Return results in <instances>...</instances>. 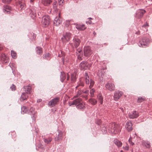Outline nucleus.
<instances>
[{
    "mask_svg": "<svg viewBox=\"0 0 152 152\" xmlns=\"http://www.w3.org/2000/svg\"><path fill=\"white\" fill-rule=\"evenodd\" d=\"M120 129L119 126L115 123H111L109 124V129L113 134H118L119 132Z\"/></svg>",
    "mask_w": 152,
    "mask_h": 152,
    "instance_id": "1",
    "label": "nucleus"
},
{
    "mask_svg": "<svg viewBox=\"0 0 152 152\" xmlns=\"http://www.w3.org/2000/svg\"><path fill=\"white\" fill-rule=\"evenodd\" d=\"M72 36V34L69 32L64 33L61 38L62 42L63 43H66L69 42Z\"/></svg>",
    "mask_w": 152,
    "mask_h": 152,
    "instance_id": "2",
    "label": "nucleus"
},
{
    "mask_svg": "<svg viewBox=\"0 0 152 152\" xmlns=\"http://www.w3.org/2000/svg\"><path fill=\"white\" fill-rule=\"evenodd\" d=\"M50 22V19L48 15L44 16L42 18V23L43 26L47 27L49 25Z\"/></svg>",
    "mask_w": 152,
    "mask_h": 152,
    "instance_id": "3",
    "label": "nucleus"
},
{
    "mask_svg": "<svg viewBox=\"0 0 152 152\" xmlns=\"http://www.w3.org/2000/svg\"><path fill=\"white\" fill-rule=\"evenodd\" d=\"M91 66L90 64L87 62L83 61L80 64V67L82 70H85L89 68Z\"/></svg>",
    "mask_w": 152,
    "mask_h": 152,
    "instance_id": "4",
    "label": "nucleus"
},
{
    "mask_svg": "<svg viewBox=\"0 0 152 152\" xmlns=\"http://www.w3.org/2000/svg\"><path fill=\"white\" fill-rule=\"evenodd\" d=\"M92 53V52L90 47H85L84 48V54L85 56H89Z\"/></svg>",
    "mask_w": 152,
    "mask_h": 152,
    "instance_id": "5",
    "label": "nucleus"
},
{
    "mask_svg": "<svg viewBox=\"0 0 152 152\" xmlns=\"http://www.w3.org/2000/svg\"><path fill=\"white\" fill-rule=\"evenodd\" d=\"M62 19L60 17V13L59 14L58 17H56L54 21V25L56 26H59L61 24Z\"/></svg>",
    "mask_w": 152,
    "mask_h": 152,
    "instance_id": "6",
    "label": "nucleus"
},
{
    "mask_svg": "<svg viewBox=\"0 0 152 152\" xmlns=\"http://www.w3.org/2000/svg\"><path fill=\"white\" fill-rule=\"evenodd\" d=\"M105 87L107 89L110 91H114L115 89V86L114 84L110 82H108L105 84Z\"/></svg>",
    "mask_w": 152,
    "mask_h": 152,
    "instance_id": "7",
    "label": "nucleus"
},
{
    "mask_svg": "<svg viewBox=\"0 0 152 152\" xmlns=\"http://www.w3.org/2000/svg\"><path fill=\"white\" fill-rule=\"evenodd\" d=\"M59 100V98L57 97L54 98L50 101L49 102L48 105L51 107H53L58 102Z\"/></svg>",
    "mask_w": 152,
    "mask_h": 152,
    "instance_id": "8",
    "label": "nucleus"
},
{
    "mask_svg": "<svg viewBox=\"0 0 152 152\" xmlns=\"http://www.w3.org/2000/svg\"><path fill=\"white\" fill-rule=\"evenodd\" d=\"M145 12V11L143 10H139L136 14L135 17L137 18H141L144 14Z\"/></svg>",
    "mask_w": 152,
    "mask_h": 152,
    "instance_id": "9",
    "label": "nucleus"
},
{
    "mask_svg": "<svg viewBox=\"0 0 152 152\" xmlns=\"http://www.w3.org/2000/svg\"><path fill=\"white\" fill-rule=\"evenodd\" d=\"M123 94L122 92L121 91H115L114 96L115 100L116 101L119 99Z\"/></svg>",
    "mask_w": 152,
    "mask_h": 152,
    "instance_id": "10",
    "label": "nucleus"
},
{
    "mask_svg": "<svg viewBox=\"0 0 152 152\" xmlns=\"http://www.w3.org/2000/svg\"><path fill=\"white\" fill-rule=\"evenodd\" d=\"M139 116L138 113L136 111L132 112L129 114V116L130 118H137Z\"/></svg>",
    "mask_w": 152,
    "mask_h": 152,
    "instance_id": "11",
    "label": "nucleus"
},
{
    "mask_svg": "<svg viewBox=\"0 0 152 152\" xmlns=\"http://www.w3.org/2000/svg\"><path fill=\"white\" fill-rule=\"evenodd\" d=\"M125 127L128 131H131L133 129L132 122L131 121H127L125 125Z\"/></svg>",
    "mask_w": 152,
    "mask_h": 152,
    "instance_id": "12",
    "label": "nucleus"
},
{
    "mask_svg": "<svg viewBox=\"0 0 152 152\" xmlns=\"http://www.w3.org/2000/svg\"><path fill=\"white\" fill-rule=\"evenodd\" d=\"M148 44V42L145 38H143L141 41H140L139 45L140 47H143L147 45Z\"/></svg>",
    "mask_w": 152,
    "mask_h": 152,
    "instance_id": "13",
    "label": "nucleus"
},
{
    "mask_svg": "<svg viewBox=\"0 0 152 152\" xmlns=\"http://www.w3.org/2000/svg\"><path fill=\"white\" fill-rule=\"evenodd\" d=\"M73 42L76 48L79 45L80 42V39L76 37H74L73 40Z\"/></svg>",
    "mask_w": 152,
    "mask_h": 152,
    "instance_id": "14",
    "label": "nucleus"
},
{
    "mask_svg": "<svg viewBox=\"0 0 152 152\" xmlns=\"http://www.w3.org/2000/svg\"><path fill=\"white\" fill-rule=\"evenodd\" d=\"M30 114L32 116V118L33 120H35L36 118V112L35 109L33 107H31L30 110Z\"/></svg>",
    "mask_w": 152,
    "mask_h": 152,
    "instance_id": "15",
    "label": "nucleus"
},
{
    "mask_svg": "<svg viewBox=\"0 0 152 152\" xmlns=\"http://www.w3.org/2000/svg\"><path fill=\"white\" fill-rule=\"evenodd\" d=\"M82 102V99L80 98H78L76 100H74L73 102L71 104L69 103V105L70 106H71L72 105H75L76 106L78 105L79 104H80V103Z\"/></svg>",
    "mask_w": 152,
    "mask_h": 152,
    "instance_id": "16",
    "label": "nucleus"
},
{
    "mask_svg": "<svg viewBox=\"0 0 152 152\" xmlns=\"http://www.w3.org/2000/svg\"><path fill=\"white\" fill-rule=\"evenodd\" d=\"M63 137V134L62 132H59L58 136L55 138V140L56 141L59 142L62 140Z\"/></svg>",
    "mask_w": 152,
    "mask_h": 152,
    "instance_id": "17",
    "label": "nucleus"
},
{
    "mask_svg": "<svg viewBox=\"0 0 152 152\" xmlns=\"http://www.w3.org/2000/svg\"><path fill=\"white\" fill-rule=\"evenodd\" d=\"M1 59L3 62L5 63H6L7 62L8 58L4 54L2 53L1 55Z\"/></svg>",
    "mask_w": 152,
    "mask_h": 152,
    "instance_id": "18",
    "label": "nucleus"
},
{
    "mask_svg": "<svg viewBox=\"0 0 152 152\" xmlns=\"http://www.w3.org/2000/svg\"><path fill=\"white\" fill-rule=\"evenodd\" d=\"M76 28L79 30H84L86 28L84 25L77 24L76 26Z\"/></svg>",
    "mask_w": 152,
    "mask_h": 152,
    "instance_id": "19",
    "label": "nucleus"
},
{
    "mask_svg": "<svg viewBox=\"0 0 152 152\" xmlns=\"http://www.w3.org/2000/svg\"><path fill=\"white\" fill-rule=\"evenodd\" d=\"M84 86L83 83V81L80 80L79 82L77 83V85L76 87L77 89H79L83 87Z\"/></svg>",
    "mask_w": 152,
    "mask_h": 152,
    "instance_id": "20",
    "label": "nucleus"
},
{
    "mask_svg": "<svg viewBox=\"0 0 152 152\" xmlns=\"http://www.w3.org/2000/svg\"><path fill=\"white\" fill-rule=\"evenodd\" d=\"M52 2L51 0H42V3L45 6H48Z\"/></svg>",
    "mask_w": 152,
    "mask_h": 152,
    "instance_id": "21",
    "label": "nucleus"
},
{
    "mask_svg": "<svg viewBox=\"0 0 152 152\" xmlns=\"http://www.w3.org/2000/svg\"><path fill=\"white\" fill-rule=\"evenodd\" d=\"M11 9V7L9 6L5 5L4 7L3 11L4 12H7L9 13L10 10Z\"/></svg>",
    "mask_w": 152,
    "mask_h": 152,
    "instance_id": "22",
    "label": "nucleus"
},
{
    "mask_svg": "<svg viewBox=\"0 0 152 152\" xmlns=\"http://www.w3.org/2000/svg\"><path fill=\"white\" fill-rule=\"evenodd\" d=\"M24 88L25 90L26 91V93L27 94L30 93V91L31 90V88L30 86H25L24 87Z\"/></svg>",
    "mask_w": 152,
    "mask_h": 152,
    "instance_id": "23",
    "label": "nucleus"
},
{
    "mask_svg": "<svg viewBox=\"0 0 152 152\" xmlns=\"http://www.w3.org/2000/svg\"><path fill=\"white\" fill-rule=\"evenodd\" d=\"M21 113L23 114H24L27 113L28 110V108L25 106H23L21 107Z\"/></svg>",
    "mask_w": 152,
    "mask_h": 152,
    "instance_id": "24",
    "label": "nucleus"
},
{
    "mask_svg": "<svg viewBox=\"0 0 152 152\" xmlns=\"http://www.w3.org/2000/svg\"><path fill=\"white\" fill-rule=\"evenodd\" d=\"M114 143L118 147H121L122 145V143L118 140H115Z\"/></svg>",
    "mask_w": 152,
    "mask_h": 152,
    "instance_id": "25",
    "label": "nucleus"
},
{
    "mask_svg": "<svg viewBox=\"0 0 152 152\" xmlns=\"http://www.w3.org/2000/svg\"><path fill=\"white\" fill-rule=\"evenodd\" d=\"M43 140L44 141L45 143L48 144L51 142L52 140V139L51 137H49L48 138H44Z\"/></svg>",
    "mask_w": 152,
    "mask_h": 152,
    "instance_id": "26",
    "label": "nucleus"
},
{
    "mask_svg": "<svg viewBox=\"0 0 152 152\" xmlns=\"http://www.w3.org/2000/svg\"><path fill=\"white\" fill-rule=\"evenodd\" d=\"M76 74L75 73H74L71 75V80L72 82H74L76 80Z\"/></svg>",
    "mask_w": 152,
    "mask_h": 152,
    "instance_id": "27",
    "label": "nucleus"
},
{
    "mask_svg": "<svg viewBox=\"0 0 152 152\" xmlns=\"http://www.w3.org/2000/svg\"><path fill=\"white\" fill-rule=\"evenodd\" d=\"M89 102L91 104L94 105L97 103V101L94 99L91 98L89 99Z\"/></svg>",
    "mask_w": 152,
    "mask_h": 152,
    "instance_id": "28",
    "label": "nucleus"
},
{
    "mask_svg": "<svg viewBox=\"0 0 152 152\" xmlns=\"http://www.w3.org/2000/svg\"><path fill=\"white\" fill-rule=\"evenodd\" d=\"M76 107L80 109H83L85 107V104L82 102H81L80 103V104H79Z\"/></svg>",
    "mask_w": 152,
    "mask_h": 152,
    "instance_id": "29",
    "label": "nucleus"
},
{
    "mask_svg": "<svg viewBox=\"0 0 152 152\" xmlns=\"http://www.w3.org/2000/svg\"><path fill=\"white\" fill-rule=\"evenodd\" d=\"M145 99V98L144 96L142 97H139L138 98L137 100V102L138 103H141L144 101Z\"/></svg>",
    "mask_w": 152,
    "mask_h": 152,
    "instance_id": "30",
    "label": "nucleus"
},
{
    "mask_svg": "<svg viewBox=\"0 0 152 152\" xmlns=\"http://www.w3.org/2000/svg\"><path fill=\"white\" fill-rule=\"evenodd\" d=\"M85 78L86 79V84H88L89 83V78L88 75V74L86 73H85Z\"/></svg>",
    "mask_w": 152,
    "mask_h": 152,
    "instance_id": "31",
    "label": "nucleus"
},
{
    "mask_svg": "<svg viewBox=\"0 0 152 152\" xmlns=\"http://www.w3.org/2000/svg\"><path fill=\"white\" fill-rule=\"evenodd\" d=\"M11 55L12 58L14 59H15L17 57V54L16 53L14 50H11Z\"/></svg>",
    "mask_w": 152,
    "mask_h": 152,
    "instance_id": "32",
    "label": "nucleus"
},
{
    "mask_svg": "<svg viewBox=\"0 0 152 152\" xmlns=\"http://www.w3.org/2000/svg\"><path fill=\"white\" fill-rule=\"evenodd\" d=\"M9 135H11L12 138L14 139H15L16 136V133L14 131L11 132H10Z\"/></svg>",
    "mask_w": 152,
    "mask_h": 152,
    "instance_id": "33",
    "label": "nucleus"
},
{
    "mask_svg": "<svg viewBox=\"0 0 152 152\" xmlns=\"http://www.w3.org/2000/svg\"><path fill=\"white\" fill-rule=\"evenodd\" d=\"M28 97L27 96H26V94L25 93H23L21 95L20 100L21 101H23L26 99Z\"/></svg>",
    "mask_w": 152,
    "mask_h": 152,
    "instance_id": "34",
    "label": "nucleus"
},
{
    "mask_svg": "<svg viewBox=\"0 0 152 152\" xmlns=\"http://www.w3.org/2000/svg\"><path fill=\"white\" fill-rule=\"evenodd\" d=\"M143 145L146 148H149L150 147V143L148 142H145L143 143Z\"/></svg>",
    "mask_w": 152,
    "mask_h": 152,
    "instance_id": "35",
    "label": "nucleus"
},
{
    "mask_svg": "<svg viewBox=\"0 0 152 152\" xmlns=\"http://www.w3.org/2000/svg\"><path fill=\"white\" fill-rule=\"evenodd\" d=\"M61 81L62 82H63V81L66 79V74L64 72H61Z\"/></svg>",
    "mask_w": 152,
    "mask_h": 152,
    "instance_id": "36",
    "label": "nucleus"
},
{
    "mask_svg": "<svg viewBox=\"0 0 152 152\" xmlns=\"http://www.w3.org/2000/svg\"><path fill=\"white\" fill-rule=\"evenodd\" d=\"M53 9L54 10L55 12L57 11V3L56 1L54 2L53 4Z\"/></svg>",
    "mask_w": 152,
    "mask_h": 152,
    "instance_id": "37",
    "label": "nucleus"
},
{
    "mask_svg": "<svg viewBox=\"0 0 152 152\" xmlns=\"http://www.w3.org/2000/svg\"><path fill=\"white\" fill-rule=\"evenodd\" d=\"M99 101L101 104H102L103 102V97L101 95H99L98 96Z\"/></svg>",
    "mask_w": 152,
    "mask_h": 152,
    "instance_id": "38",
    "label": "nucleus"
},
{
    "mask_svg": "<svg viewBox=\"0 0 152 152\" xmlns=\"http://www.w3.org/2000/svg\"><path fill=\"white\" fill-rule=\"evenodd\" d=\"M37 52L39 54H42V48L40 47H37Z\"/></svg>",
    "mask_w": 152,
    "mask_h": 152,
    "instance_id": "39",
    "label": "nucleus"
},
{
    "mask_svg": "<svg viewBox=\"0 0 152 152\" xmlns=\"http://www.w3.org/2000/svg\"><path fill=\"white\" fill-rule=\"evenodd\" d=\"M30 15L31 17L32 18H34L36 15V13L35 12L31 10L30 13Z\"/></svg>",
    "mask_w": 152,
    "mask_h": 152,
    "instance_id": "40",
    "label": "nucleus"
},
{
    "mask_svg": "<svg viewBox=\"0 0 152 152\" xmlns=\"http://www.w3.org/2000/svg\"><path fill=\"white\" fill-rule=\"evenodd\" d=\"M83 91H82L81 90H78V92H77V96H75V97H77V96H80L81 95V94L82 93H83Z\"/></svg>",
    "mask_w": 152,
    "mask_h": 152,
    "instance_id": "41",
    "label": "nucleus"
},
{
    "mask_svg": "<svg viewBox=\"0 0 152 152\" xmlns=\"http://www.w3.org/2000/svg\"><path fill=\"white\" fill-rule=\"evenodd\" d=\"M94 84V81L91 79L90 80V85L89 86V88H91L93 86Z\"/></svg>",
    "mask_w": 152,
    "mask_h": 152,
    "instance_id": "42",
    "label": "nucleus"
},
{
    "mask_svg": "<svg viewBox=\"0 0 152 152\" xmlns=\"http://www.w3.org/2000/svg\"><path fill=\"white\" fill-rule=\"evenodd\" d=\"M95 92V90L93 88L91 89L90 91V94L91 95V97H93L94 96V94Z\"/></svg>",
    "mask_w": 152,
    "mask_h": 152,
    "instance_id": "43",
    "label": "nucleus"
},
{
    "mask_svg": "<svg viewBox=\"0 0 152 152\" xmlns=\"http://www.w3.org/2000/svg\"><path fill=\"white\" fill-rule=\"evenodd\" d=\"M50 54L49 53H47L45 54V55L44 56H43V58H47L48 59L50 56Z\"/></svg>",
    "mask_w": 152,
    "mask_h": 152,
    "instance_id": "44",
    "label": "nucleus"
},
{
    "mask_svg": "<svg viewBox=\"0 0 152 152\" xmlns=\"http://www.w3.org/2000/svg\"><path fill=\"white\" fill-rule=\"evenodd\" d=\"M12 0H2L3 3L6 4L10 3Z\"/></svg>",
    "mask_w": 152,
    "mask_h": 152,
    "instance_id": "45",
    "label": "nucleus"
},
{
    "mask_svg": "<svg viewBox=\"0 0 152 152\" xmlns=\"http://www.w3.org/2000/svg\"><path fill=\"white\" fill-rule=\"evenodd\" d=\"M77 55L78 56V58L79 60H82L81 57H82L83 56V54H78V53H77Z\"/></svg>",
    "mask_w": 152,
    "mask_h": 152,
    "instance_id": "46",
    "label": "nucleus"
},
{
    "mask_svg": "<svg viewBox=\"0 0 152 152\" xmlns=\"http://www.w3.org/2000/svg\"><path fill=\"white\" fill-rule=\"evenodd\" d=\"M132 138L130 137V138L129 140V142L130 144L133 145H134V143L132 142Z\"/></svg>",
    "mask_w": 152,
    "mask_h": 152,
    "instance_id": "47",
    "label": "nucleus"
},
{
    "mask_svg": "<svg viewBox=\"0 0 152 152\" xmlns=\"http://www.w3.org/2000/svg\"><path fill=\"white\" fill-rule=\"evenodd\" d=\"M10 88L12 91H14L15 90L16 87L14 85H12V86Z\"/></svg>",
    "mask_w": 152,
    "mask_h": 152,
    "instance_id": "48",
    "label": "nucleus"
},
{
    "mask_svg": "<svg viewBox=\"0 0 152 152\" xmlns=\"http://www.w3.org/2000/svg\"><path fill=\"white\" fill-rule=\"evenodd\" d=\"M102 131L103 133H105L107 132L106 128L103 127L102 129Z\"/></svg>",
    "mask_w": 152,
    "mask_h": 152,
    "instance_id": "49",
    "label": "nucleus"
},
{
    "mask_svg": "<svg viewBox=\"0 0 152 152\" xmlns=\"http://www.w3.org/2000/svg\"><path fill=\"white\" fill-rule=\"evenodd\" d=\"M64 0H58V3L59 5H62L64 3Z\"/></svg>",
    "mask_w": 152,
    "mask_h": 152,
    "instance_id": "50",
    "label": "nucleus"
},
{
    "mask_svg": "<svg viewBox=\"0 0 152 152\" xmlns=\"http://www.w3.org/2000/svg\"><path fill=\"white\" fill-rule=\"evenodd\" d=\"M19 4L20 5V7L21 8V9H22L24 8V4H23L20 2H19Z\"/></svg>",
    "mask_w": 152,
    "mask_h": 152,
    "instance_id": "51",
    "label": "nucleus"
},
{
    "mask_svg": "<svg viewBox=\"0 0 152 152\" xmlns=\"http://www.w3.org/2000/svg\"><path fill=\"white\" fill-rule=\"evenodd\" d=\"M124 149L126 150H128L129 149V146L128 145H126L124 147Z\"/></svg>",
    "mask_w": 152,
    "mask_h": 152,
    "instance_id": "52",
    "label": "nucleus"
},
{
    "mask_svg": "<svg viewBox=\"0 0 152 152\" xmlns=\"http://www.w3.org/2000/svg\"><path fill=\"white\" fill-rule=\"evenodd\" d=\"M29 37H30V38L31 39H34L36 38V35L35 34H34V33H33V34L32 38H31V37H30V35L29 36Z\"/></svg>",
    "mask_w": 152,
    "mask_h": 152,
    "instance_id": "53",
    "label": "nucleus"
},
{
    "mask_svg": "<svg viewBox=\"0 0 152 152\" xmlns=\"http://www.w3.org/2000/svg\"><path fill=\"white\" fill-rule=\"evenodd\" d=\"M88 94H86V95H83V98H84L86 100H87L88 99Z\"/></svg>",
    "mask_w": 152,
    "mask_h": 152,
    "instance_id": "54",
    "label": "nucleus"
},
{
    "mask_svg": "<svg viewBox=\"0 0 152 152\" xmlns=\"http://www.w3.org/2000/svg\"><path fill=\"white\" fill-rule=\"evenodd\" d=\"M77 53L79 54H83V52L81 50H77Z\"/></svg>",
    "mask_w": 152,
    "mask_h": 152,
    "instance_id": "55",
    "label": "nucleus"
},
{
    "mask_svg": "<svg viewBox=\"0 0 152 152\" xmlns=\"http://www.w3.org/2000/svg\"><path fill=\"white\" fill-rule=\"evenodd\" d=\"M149 26V25H148V23H146L145 24L143 25L142 27H145L146 26Z\"/></svg>",
    "mask_w": 152,
    "mask_h": 152,
    "instance_id": "56",
    "label": "nucleus"
},
{
    "mask_svg": "<svg viewBox=\"0 0 152 152\" xmlns=\"http://www.w3.org/2000/svg\"><path fill=\"white\" fill-rule=\"evenodd\" d=\"M86 23L90 24L92 23V21L91 20H89L88 21H86Z\"/></svg>",
    "mask_w": 152,
    "mask_h": 152,
    "instance_id": "57",
    "label": "nucleus"
},
{
    "mask_svg": "<svg viewBox=\"0 0 152 152\" xmlns=\"http://www.w3.org/2000/svg\"><path fill=\"white\" fill-rule=\"evenodd\" d=\"M88 92H89L88 90H86L85 92L83 91V93H85L86 94H88Z\"/></svg>",
    "mask_w": 152,
    "mask_h": 152,
    "instance_id": "58",
    "label": "nucleus"
},
{
    "mask_svg": "<svg viewBox=\"0 0 152 152\" xmlns=\"http://www.w3.org/2000/svg\"><path fill=\"white\" fill-rule=\"evenodd\" d=\"M3 48V45L0 44V50H1Z\"/></svg>",
    "mask_w": 152,
    "mask_h": 152,
    "instance_id": "59",
    "label": "nucleus"
},
{
    "mask_svg": "<svg viewBox=\"0 0 152 152\" xmlns=\"http://www.w3.org/2000/svg\"><path fill=\"white\" fill-rule=\"evenodd\" d=\"M66 24H67L68 26H69L70 24V21L68 20L67 21H66Z\"/></svg>",
    "mask_w": 152,
    "mask_h": 152,
    "instance_id": "60",
    "label": "nucleus"
},
{
    "mask_svg": "<svg viewBox=\"0 0 152 152\" xmlns=\"http://www.w3.org/2000/svg\"><path fill=\"white\" fill-rule=\"evenodd\" d=\"M67 80H68L69 79V76L68 74H67Z\"/></svg>",
    "mask_w": 152,
    "mask_h": 152,
    "instance_id": "61",
    "label": "nucleus"
},
{
    "mask_svg": "<svg viewBox=\"0 0 152 152\" xmlns=\"http://www.w3.org/2000/svg\"><path fill=\"white\" fill-rule=\"evenodd\" d=\"M42 101V99H39L37 100V102H41Z\"/></svg>",
    "mask_w": 152,
    "mask_h": 152,
    "instance_id": "62",
    "label": "nucleus"
},
{
    "mask_svg": "<svg viewBox=\"0 0 152 152\" xmlns=\"http://www.w3.org/2000/svg\"><path fill=\"white\" fill-rule=\"evenodd\" d=\"M101 121L100 120H99V123H97V124H98L99 125H100L101 124Z\"/></svg>",
    "mask_w": 152,
    "mask_h": 152,
    "instance_id": "63",
    "label": "nucleus"
},
{
    "mask_svg": "<svg viewBox=\"0 0 152 152\" xmlns=\"http://www.w3.org/2000/svg\"><path fill=\"white\" fill-rule=\"evenodd\" d=\"M34 1V0H30V1L31 2H33Z\"/></svg>",
    "mask_w": 152,
    "mask_h": 152,
    "instance_id": "64",
    "label": "nucleus"
}]
</instances>
